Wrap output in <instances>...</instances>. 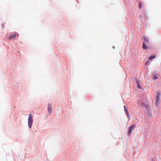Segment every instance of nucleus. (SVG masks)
<instances>
[{
	"mask_svg": "<svg viewBox=\"0 0 161 161\" xmlns=\"http://www.w3.org/2000/svg\"><path fill=\"white\" fill-rule=\"evenodd\" d=\"M33 119L32 115L31 114H30L29 115L28 119V125L29 128H31V127Z\"/></svg>",
	"mask_w": 161,
	"mask_h": 161,
	"instance_id": "nucleus-1",
	"label": "nucleus"
},
{
	"mask_svg": "<svg viewBox=\"0 0 161 161\" xmlns=\"http://www.w3.org/2000/svg\"><path fill=\"white\" fill-rule=\"evenodd\" d=\"M136 127V125L135 124H132L130 126L129 128V130L128 132V134L129 135H130L132 133V130L133 129H134Z\"/></svg>",
	"mask_w": 161,
	"mask_h": 161,
	"instance_id": "nucleus-2",
	"label": "nucleus"
},
{
	"mask_svg": "<svg viewBox=\"0 0 161 161\" xmlns=\"http://www.w3.org/2000/svg\"><path fill=\"white\" fill-rule=\"evenodd\" d=\"M124 109L125 113L127 115L128 119L129 120H130V116L128 111L127 108L125 105L124 106Z\"/></svg>",
	"mask_w": 161,
	"mask_h": 161,
	"instance_id": "nucleus-3",
	"label": "nucleus"
},
{
	"mask_svg": "<svg viewBox=\"0 0 161 161\" xmlns=\"http://www.w3.org/2000/svg\"><path fill=\"white\" fill-rule=\"evenodd\" d=\"M17 35L18 36H19V35L17 34V33H14L12 34H11L10 36H8V38L9 39H11L15 38L16 36Z\"/></svg>",
	"mask_w": 161,
	"mask_h": 161,
	"instance_id": "nucleus-4",
	"label": "nucleus"
},
{
	"mask_svg": "<svg viewBox=\"0 0 161 161\" xmlns=\"http://www.w3.org/2000/svg\"><path fill=\"white\" fill-rule=\"evenodd\" d=\"M48 111L50 114H51L52 112V105L48 104Z\"/></svg>",
	"mask_w": 161,
	"mask_h": 161,
	"instance_id": "nucleus-5",
	"label": "nucleus"
},
{
	"mask_svg": "<svg viewBox=\"0 0 161 161\" xmlns=\"http://www.w3.org/2000/svg\"><path fill=\"white\" fill-rule=\"evenodd\" d=\"M160 96L161 93L158 92H157L156 94V99L159 100Z\"/></svg>",
	"mask_w": 161,
	"mask_h": 161,
	"instance_id": "nucleus-6",
	"label": "nucleus"
},
{
	"mask_svg": "<svg viewBox=\"0 0 161 161\" xmlns=\"http://www.w3.org/2000/svg\"><path fill=\"white\" fill-rule=\"evenodd\" d=\"M136 84L137 85L138 88L139 89H142V87L140 85V83H139L138 80L137 79H136Z\"/></svg>",
	"mask_w": 161,
	"mask_h": 161,
	"instance_id": "nucleus-7",
	"label": "nucleus"
},
{
	"mask_svg": "<svg viewBox=\"0 0 161 161\" xmlns=\"http://www.w3.org/2000/svg\"><path fill=\"white\" fill-rule=\"evenodd\" d=\"M142 48L143 49H145V50H147L148 48V47H147L146 46V45L145 44V42L143 43V45H142Z\"/></svg>",
	"mask_w": 161,
	"mask_h": 161,
	"instance_id": "nucleus-8",
	"label": "nucleus"
},
{
	"mask_svg": "<svg viewBox=\"0 0 161 161\" xmlns=\"http://www.w3.org/2000/svg\"><path fill=\"white\" fill-rule=\"evenodd\" d=\"M159 100L156 99L155 102V105L156 107H157L159 104Z\"/></svg>",
	"mask_w": 161,
	"mask_h": 161,
	"instance_id": "nucleus-9",
	"label": "nucleus"
},
{
	"mask_svg": "<svg viewBox=\"0 0 161 161\" xmlns=\"http://www.w3.org/2000/svg\"><path fill=\"white\" fill-rule=\"evenodd\" d=\"M155 57V56H153V55L151 56H150L149 57V59H153V58H154Z\"/></svg>",
	"mask_w": 161,
	"mask_h": 161,
	"instance_id": "nucleus-10",
	"label": "nucleus"
},
{
	"mask_svg": "<svg viewBox=\"0 0 161 161\" xmlns=\"http://www.w3.org/2000/svg\"><path fill=\"white\" fill-rule=\"evenodd\" d=\"M144 39L145 41L144 42L146 43H147L148 42V39H147L146 38H144Z\"/></svg>",
	"mask_w": 161,
	"mask_h": 161,
	"instance_id": "nucleus-11",
	"label": "nucleus"
},
{
	"mask_svg": "<svg viewBox=\"0 0 161 161\" xmlns=\"http://www.w3.org/2000/svg\"><path fill=\"white\" fill-rule=\"evenodd\" d=\"M153 77L154 80H156L158 79V77L157 76H156L154 75L153 76Z\"/></svg>",
	"mask_w": 161,
	"mask_h": 161,
	"instance_id": "nucleus-12",
	"label": "nucleus"
},
{
	"mask_svg": "<svg viewBox=\"0 0 161 161\" xmlns=\"http://www.w3.org/2000/svg\"><path fill=\"white\" fill-rule=\"evenodd\" d=\"M145 105V104L144 103H142V106L143 107H144Z\"/></svg>",
	"mask_w": 161,
	"mask_h": 161,
	"instance_id": "nucleus-13",
	"label": "nucleus"
},
{
	"mask_svg": "<svg viewBox=\"0 0 161 161\" xmlns=\"http://www.w3.org/2000/svg\"><path fill=\"white\" fill-rule=\"evenodd\" d=\"M148 61H146L145 63V64L146 65H147L148 64Z\"/></svg>",
	"mask_w": 161,
	"mask_h": 161,
	"instance_id": "nucleus-14",
	"label": "nucleus"
},
{
	"mask_svg": "<svg viewBox=\"0 0 161 161\" xmlns=\"http://www.w3.org/2000/svg\"><path fill=\"white\" fill-rule=\"evenodd\" d=\"M141 4L140 3L139 4V8H141Z\"/></svg>",
	"mask_w": 161,
	"mask_h": 161,
	"instance_id": "nucleus-15",
	"label": "nucleus"
}]
</instances>
